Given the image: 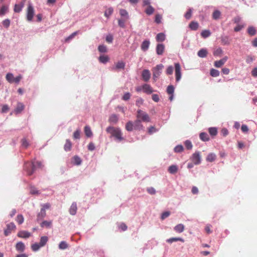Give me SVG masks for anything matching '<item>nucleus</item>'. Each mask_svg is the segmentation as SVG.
<instances>
[{"instance_id": "9", "label": "nucleus", "mask_w": 257, "mask_h": 257, "mask_svg": "<svg viewBox=\"0 0 257 257\" xmlns=\"http://www.w3.org/2000/svg\"><path fill=\"white\" fill-rule=\"evenodd\" d=\"M16 226L13 222H11L7 225V228L4 231L6 236L9 235L12 230H15Z\"/></svg>"}, {"instance_id": "26", "label": "nucleus", "mask_w": 257, "mask_h": 257, "mask_svg": "<svg viewBox=\"0 0 257 257\" xmlns=\"http://www.w3.org/2000/svg\"><path fill=\"white\" fill-rule=\"evenodd\" d=\"M125 129L128 132H132L134 130L133 122L128 121L125 124Z\"/></svg>"}, {"instance_id": "57", "label": "nucleus", "mask_w": 257, "mask_h": 257, "mask_svg": "<svg viewBox=\"0 0 257 257\" xmlns=\"http://www.w3.org/2000/svg\"><path fill=\"white\" fill-rule=\"evenodd\" d=\"M147 191L151 195H154L156 193L155 189L152 187L148 188L147 189Z\"/></svg>"}, {"instance_id": "33", "label": "nucleus", "mask_w": 257, "mask_h": 257, "mask_svg": "<svg viewBox=\"0 0 257 257\" xmlns=\"http://www.w3.org/2000/svg\"><path fill=\"white\" fill-rule=\"evenodd\" d=\"M198 23L196 22H191L189 24V28L191 30L196 31L198 28Z\"/></svg>"}, {"instance_id": "24", "label": "nucleus", "mask_w": 257, "mask_h": 257, "mask_svg": "<svg viewBox=\"0 0 257 257\" xmlns=\"http://www.w3.org/2000/svg\"><path fill=\"white\" fill-rule=\"evenodd\" d=\"M216 158V156L214 153H210L206 157V161L209 162H212L215 160Z\"/></svg>"}, {"instance_id": "16", "label": "nucleus", "mask_w": 257, "mask_h": 257, "mask_svg": "<svg viewBox=\"0 0 257 257\" xmlns=\"http://www.w3.org/2000/svg\"><path fill=\"white\" fill-rule=\"evenodd\" d=\"M227 60V57L225 56L218 61H216L214 62V66L216 67L219 68L221 67L226 62Z\"/></svg>"}, {"instance_id": "50", "label": "nucleus", "mask_w": 257, "mask_h": 257, "mask_svg": "<svg viewBox=\"0 0 257 257\" xmlns=\"http://www.w3.org/2000/svg\"><path fill=\"white\" fill-rule=\"evenodd\" d=\"M16 221L18 222V224H21L23 223L24 221V217L21 214H19L17 215L16 218Z\"/></svg>"}, {"instance_id": "52", "label": "nucleus", "mask_w": 257, "mask_h": 257, "mask_svg": "<svg viewBox=\"0 0 257 257\" xmlns=\"http://www.w3.org/2000/svg\"><path fill=\"white\" fill-rule=\"evenodd\" d=\"M192 9L190 8L188 9V11L185 13L184 17L187 20H189L192 16Z\"/></svg>"}, {"instance_id": "58", "label": "nucleus", "mask_w": 257, "mask_h": 257, "mask_svg": "<svg viewBox=\"0 0 257 257\" xmlns=\"http://www.w3.org/2000/svg\"><path fill=\"white\" fill-rule=\"evenodd\" d=\"M106 41L108 43H111L113 41V38L112 35L108 34L106 37Z\"/></svg>"}, {"instance_id": "55", "label": "nucleus", "mask_w": 257, "mask_h": 257, "mask_svg": "<svg viewBox=\"0 0 257 257\" xmlns=\"http://www.w3.org/2000/svg\"><path fill=\"white\" fill-rule=\"evenodd\" d=\"M183 151V147L182 145H178L174 148L176 153H181Z\"/></svg>"}, {"instance_id": "10", "label": "nucleus", "mask_w": 257, "mask_h": 257, "mask_svg": "<svg viewBox=\"0 0 257 257\" xmlns=\"http://www.w3.org/2000/svg\"><path fill=\"white\" fill-rule=\"evenodd\" d=\"M125 67V63L123 61H118L117 62L115 65L113 66L111 68L112 70L114 71H119L120 70H122Z\"/></svg>"}, {"instance_id": "20", "label": "nucleus", "mask_w": 257, "mask_h": 257, "mask_svg": "<svg viewBox=\"0 0 257 257\" xmlns=\"http://www.w3.org/2000/svg\"><path fill=\"white\" fill-rule=\"evenodd\" d=\"M77 210V207L76 203L73 202L70 206V208L69 209V212L71 215H74L76 213Z\"/></svg>"}, {"instance_id": "38", "label": "nucleus", "mask_w": 257, "mask_h": 257, "mask_svg": "<svg viewBox=\"0 0 257 257\" xmlns=\"http://www.w3.org/2000/svg\"><path fill=\"white\" fill-rule=\"evenodd\" d=\"M200 139L203 141H208L209 140V138L207 134L205 133H201L199 135Z\"/></svg>"}, {"instance_id": "4", "label": "nucleus", "mask_w": 257, "mask_h": 257, "mask_svg": "<svg viewBox=\"0 0 257 257\" xmlns=\"http://www.w3.org/2000/svg\"><path fill=\"white\" fill-rule=\"evenodd\" d=\"M137 119H140L141 121L144 122H150V118L149 115L145 111L138 109L137 110V115H136Z\"/></svg>"}, {"instance_id": "12", "label": "nucleus", "mask_w": 257, "mask_h": 257, "mask_svg": "<svg viewBox=\"0 0 257 257\" xmlns=\"http://www.w3.org/2000/svg\"><path fill=\"white\" fill-rule=\"evenodd\" d=\"M18 236L20 238H27L31 236V234L27 231H20L17 234Z\"/></svg>"}, {"instance_id": "15", "label": "nucleus", "mask_w": 257, "mask_h": 257, "mask_svg": "<svg viewBox=\"0 0 257 257\" xmlns=\"http://www.w3.org/2000/svg\"><path fill=\"white\" fill-rule=\"evenodd\" d=\"M220 40L221 44L223 45H228L230 43V40L228 36L222 35Z\"/></svg>"}, {"instance_id": "14", "label": "nucleus", "mask_w": 257, "mask_h": 257, "mask_svg": "<svg viewBox=\"0 0 257 257\" xmlns=\"http://www.w3.org/2000/svg\"><path fill=\"white\" fill-rule=\"evenodd\" d=\"M174 89L175 88L173 85H169L168 86L167 88V92L169 95H170L169 98L170 101H172L173 99V94L174 92Z\"/></svg>"}, {"instance_id": "31", "label": "nucleus", "mask_w": 257, "mask_h": 257, "mask_svg": "<svg viewBox=\"0 0 257 257\" xmlns=\"http://www.w3.org/2000/svg\"><path fill=\"white\" fill-rule=\"evenodd\" d=\"M23 7H24L23 3L16 4L15 5V7H14V12L15 13H20L22 11Z\"/></svg>"}, {"instance_id": "32", "label": "nucleus", "mask_w": 257, "mask_h": 257, "mask_svg": "<svg viewBox=\"0 0 257 257\" xmlns=\"http://www.w3.org/2000/svg\"><path fill=\"white\" fill-rule=\"evenodd\" d=\"M178 168L176 165H171L168 168V171L171 174H175L177 172Z\"/></svg>"}, {"instance_id": "35", "label": "nucleus", "mask_w": 257, "mask_h": 257, "mask_svg": "<svg viewBox=\"0 0 257 257\" xmlns=\"http://www.w3.org/2000/svg\"><path fill=\"white\" fill-rule=\"evenodd\" d=\"M118 117L116 114H113L109 116L108 121L109 122L116 123L118 121Z\"/></svg>"}, {"instance_id": "36", "label": "nucleus", "mask_w": 257, "mask_h": 257, "mask_svg": "<svg viewBox=\"0 0 257 257\" xmlns=\"http://www.w3.org/2000/svg\"><path fill=\"white\" fill-rule=\"evenodd\" d=\"M72 144L70 140H67L64 145V148L66 151H69L71 149Z\"/></svg>"}, {"instance_id": "59", "label": "nucleus", "mask_w": 257, "mask_h": 257, "mask_svg": "<svg viewBox=\"0 0 257 257\" xmlns=\"http://www.w3.org/2000/svg\"><path fill=\"white\" fill-rule=\"evenodd\" d=\"M3 25L5 28H8L10 25V20L7 19L4 20L3 21Z\"/></svg>"}, {"instance_id": "8", "label": "nucleus", "mask_w": 257, "mask_h": 257, "mask_svg": "<svg viewBox=\"0 0 257 257\" xmlns=\"http://www.w3.org/2000/svg\"><path fill=\"white\" fill-rule=\"evenodd\" d=\"M191 160L194 165H199L201 163V156L199 152H196L193 154Z\"/></svg>"}, {"instance_id": "6", "label": "nucleus", "mask_w": 257, "mask_h": 257, "mask_svg": "<svg viewBox=\"0 0 257 257\" xmlns=\"http://www.w3.org/2000/svg\"><path fill=\"white\" fill-rule=\"evenodd\" d=\"M138 92L143 90L145 93L147 94H151L153 92L152 88L148 84H145L142 86H138L136 89Z\"/></svg>"}, {"instance_id": "25", "label": "nucleus", "mask_w": 257, "mask_h": 257, "mask_svg": "<svg viewBox=\"0 0 257 257\" xmlns=\"http://www.w3.org/2000/svg\"><path fill=\"white\" fill-rule=\"evenodd\" d=\"M166 38V36L163 33H160L157 34L156 36V40L158 42H163L165 41Z\"/></svg>"}, {"instance_id": "40", "label": "nucleus", "mask_w": 257, "mask_h": 257, "mask_svg": "<svg viewBox=\"0 0 257 257\" xmlns=\"http://www.w3.org/2000/svg\"><path fill=\"white\" fill-rule=\"evenodd\" d=\"M211 35V32L209 30H205L202 31L201 33V36L204 38H206Z\"/></svg>"}, {"instance_id": "44", "label": "nucleus", "mask_w": 257, "mask_h": 257, "mask_svg": "<svg viewBox=\"0 0 257 257\" xmlns=\"http://www.w3.org/2000/svg\"><path fill=\"white\" fill-rule=\"evenodd\" d=\"M68 245L67 242L65 241H62L59 244V248L60 249H65L68 248Z\"/></svg>"}, {"instance_id": "7", "label": "nucleus", "mask_w": 257, "mask_h": 257, "mask_svg": "<svg viewBox=\"0 0 257 257\" xmlns=\"http://www.w3.org/2000/svg\"><path fill=\"white\" fill-rule=\"evenodd\" d=\"M34 15V9L31 3H29L27 11V19L28 21H32Z\"/></svg>"}, {"instance_id": "42", "label": "nucleus", "mask_w": 257, "mask_h": 257, "mask_svg": "<svg viewBox=\"0 0 257 257\" xmlns=\"http://www.w3.org/2000/svg\"><path fill=\"white\" fill-rule=\"evenodd\" d=\"M256 30H255V29L253 27L250 26V27H249L248 28L247 33L250 36H254V35H255V34H256Z\"/></svg>"}, {"instance_id": "61", "label": "nucleus", "mask_w": 257, "mask_h": 257, "mask_svg": "<svg viewBox=\"0 0 257 257\" xmlns=\"http://www.w3.org/2000/svg\"><path fill=\"white\" fill-rule=\"evenodd\" d=\"M80 132L79 130H76L73 134V138L75 139H79L80 138Z\"/></svg>"}, {"instance_id": "2", "label": "nucleus", "mask_w": 257, "mask_h": 257, "mask_svg": "<svg viewBox=\"0 0 257 257\" xmlns=\"http://www.w3.org/2000/svg\"><path fill=\"white\" fill-rule=\"evenodd\" d=\"M43 167L42 163L39 161L36 162L35 164L27 162L24 165V169L27 171L28 175H31L34 172L36 167L42 168Z\"/></svg>"}, {"instance_id": "18", "label": "nucleus", "mask_w": 257, "mask_h": 257, "mask_svg": "<svg viewBox=\"0 0 257 257\" xmlns=\"http://www.w3.org/2000/svg\"><path fill=\"white\" fill-rule=\"evenodd\" d=\"M16 248L17 250L23 252L25 249V245L23 242L20 241L16 244Z\"/></svg>"}, {"instance_id": "43", "label": "nucleus", "mask_w": 257, "mask_h": 257, "mask_svg": "<svg viewBox=\"0 0 257 257\" xmlns=\"http://www.w3.org/2000/svg\"><path fill=\"white\" fill-rule=\"evenodd\" d=\"M30 192L31 194L33 195H39L40 194L39 191L38 190L37 188L34 186L30 187Z\"/></svg>"}, {"instance_id": "45", "label": "nucleus", "mask_w": 257, "mask_h": 257, "mask_svg": "<svg viewBox=\"0 0 257 257\" xmlns=\"http://www.w3.org/2000/svg\"><path fill=\"white\" fill-rule=\"evenodd\" d=\"M42 247L40 243H35L31 245V248L34 251L38 250L40 247Z\"/></svg>"}, {"instance_id": "30", "label": "nucleus", "mask_w": 257, "mask_h": 257, "mask_svg": "<svg viewBox=\"0 0 257 257\" xmlns=\"http://www.w3.org/2000/svg\"><path fill=\"white\" fill-rule=\"evenodd\" d=\"M84 133L87 137H91L92 136V133L90 127L89 126H85L84 127Z\"/></svg>"}, {"instance_id": "5", "label": "nucleus", "mask_w": 257, "mask_h": 257, "mask_svg": "<svg viewBox=\"0 0 257 257\" xmlns=\"http://www.w3.org/2000/svg\"><path fill=\"white\" fill-rule=\"evenodd\" d=\"M163 68L164 65L162 64H160L153 68L152 71L154 79L158 78L160 76Z\"/></svg>"}, {"instance_id": "63", "label": "nucleus", "mask_w": 257, "mask_h": 257, "mask_svg": "<svg viewBox=\"0 0 257 257\" xmlns=\"http://www.w3.org/2000/svg\"><path fill=\"white\" fill-rule=\"evenodd\" d=\"M162 17L160 15L157 14L155 16V22L157 24H160L161 22Z\"/></svg>"}, {"instance_id": "17", "label": "nucleus", "mask_w": 257, "mask_h": 257, "mask_svg": "<svg viewBox=\"0 0 257 257\" xmlns=\"http://www.w3.org/2000/svg\"><path fill=\"white\" fill-rule=\"evenodd\" d=\"M150 44L149 40H146L144 41L141 45L142 50L144 52L147 51L149 48Z\"/></svg>"}, {"instance_id": "62", "label": "nucleus", "mask_w": 257, "mask_h": 257, "mask_svg": "<svg viewBox=\"0 0 257 257\" xmlns=\"http://www.w3.org/2000/svg\"><path fill=\"white\" fill-rule=\"evenodd\" d=\"M22 145L23 147L27 148L29 146V144L27 140L24 138L22 140Z\"/></svg>"}, {"instance_id": "1", "label": "nucleus", "mask_w": 257, "mask_h": 257, "mask_svg": "<svg viewBox=\"0 0 257 257\" xmlns=\"http://www.w3.org/2000/svg\"><path fill=\"white\" fill-rule=\"evenodd\" d=\"M174 65V68L172 66H168L166 70V73L167 75H171L173 74L174 70L175 69L176 80H180L181 78L180 65L179 63H175Z\"/></svg>"}, {"instance_id": "49", "label": "nucleus", "mask_w": 257, "mask_h": 257, "mask_svg": "<svg viewBox=\"0 0 257 257\" xmlns=\"http://www.w3.org/2000/svg\"><path fill=\"white\" fill-rule=\"evenodd\" d=\"M98 50L100 53H106L107 52V47L104 45H100L98 47Z\"/></svg>"}, {"instance_id": "29", "label": "nucleus", "mask_w": 257, "mask_h": 257, "mask_svg": "<svg viewBox=\"0 0 257 257\" xmlns=\"http://www.w3.org/2000/svg\"><path fill=\"white\" fill-rule=\"evenodd\" d=\"M145 12L147 15L150 16L154 13L155 9L151 5L147 7Z\"/></svg>"}, {"instance_id": "56", "label": "nucleus", "mask_w": 257, "mask_h": 257, "mask_svg": "<svg viewBox=\"0 0 257 257\" xmlns=\"http://www.w3.org/2000/svg\"><path fill=\"white\" fill-rule=\"evenodd\" d=\"M119 14L122 17H126V18H128V13L127 11L124 9H121L119 11Z\"/></svg>"}, {"instance_id": "53", "label": "nucleus", "mask_w": 257, "mask_h": 257, "mask_svg": "<svg viewBox=\"0 0 257 257\" xmlns=\"http://www.w3.org/2000/svg\"><path fill=\"white\" fill-rule=\"evenodd\" d=\"M184 145H185V146L186 147V148L187 149V150H191L192 148V143L191 142L189 141V140H187L184 143Z\"/></svg>"}, {"instance_id": "39", "label": "nucleus", "mask_w": 257, "mask_h": 257, "mask_svg": "<svg viewBox=\"0 0 257 257\" xmlns=\"http://www.w3.org/2000/svg\"><path fill=\"white\" fill-rule=\"evenodd\" d=\"M9 8L7 6H3L0 10V16L5 15L8 12Z\"/></svg>"}, {"instance_id": "60", "label": "nucleus", "mask_w": 257, "mask_h": 257, "mask_svg": "<svg viewBox=\"0 0 257 257\" xmlns=\"http://www.w3.org/2000/svg\"><path fill=\"white\" fill-rule=\"evenodd\" d=\"M78 33V31H76L71 34L69 37L66 39V41H69L72 39Z\"/></svg>"}, {"instance_id": "54", "label": "nucleus", "mask_w": 257, "mask_h": 257, "mask_svg": "<svg viewBox=\"0 0 257 257\" xmlns=\"http://www.w3.org/2000/svg\"><path fill=\"white\" fill-rule=\"evenodd\" d=\"M73 159L75 164L77 165H79L81 164L82 161L80 157L75 156L74 157Z\"/></svg>"}, {"instance_id": "23", "label": "nucleus", "mask_w": 257, "mask_h": 257, "mask_svg": "<svg viewBox=\"0 0 257 257\" xmlns=\"http://www.w3.org/2000/svg\"><path fill=\"white\" fill-rule=\"evenodd\" d=\"M46 215V211L45 210V208H41L40 212L38 213L37 215V220H41L43 218L45 217Z\"/></svg>"}, {"instance_id": "48", "label": "nucleus", "mask_w": 257, "mask_h": 257, "mask_svg": "<svg viewBox=\"0 0 257 257\" xmlns=\"http://www.w3.org/2000/svg\"><path fill=\"white\" fill-rule=\"evenodd\" d=\"M208 131L210 135L212 136H215L217 134V130L216 127H210Z\"/></svg>"}, {"instance_id": "13", "label": "nucleus", "mask_w": 257, "mask_h": 257, "mask_svg": "<svg viewBox=\"0 0 257 257\" xmlns=\"http://www.w3.org/2000/svg\"><path fill=\"white\" fill-rule=\"evenodd\" d=\"M165 50V46L163 44H158L156 46V53L158 55L163 54Z\"/></svg>"}, {"instance_id": "28", "label": "nucleus", "mask_w": 257, "mask_h": 257, "mask_svg": "<svg viewBox=\"0 0 257 257\" xmlns=\"http://www.w3.org/2000/svg\"><path fill=\"white\" fill-rule=\"evenodd\" d=\"M166 241L167 242H168L169 243H172L174 241H180L182 242H184V239L181 237H172V238L168 239Z\"/></svg>"}, {"instance_id": "41", "label": "nucleus", "mask_w": 257, "mask_h": 257, "mask_svg": "<svg viewBox=\"0 0 257 257\" xmlns=\"http://www.w3.org/2000/svg\"><path fill=\"white\" fill-rule=\"evenodd\" d=\"M113 12V8L111 7L109 8L105 11V12L104 13L105 17L108 18L112 15Z\"/></svg>"}, {"instance_id": "46", "label": "nucleus", "mask_w": 257, "mask_h": 257, "mask_svg": "<svg viewBox=\"0 0 257 257\" xmlns=\"http://www.w3.org/2000/svg\"><path fill=\"white\" fill-rule=\"evenodd\" d=\"M52 221H44L41 223V226L42 227H50L52 225Z\"/></svg>"}, {"instance_id": "3", "label": "nucleus", "mask_w": 257, "mask_h": 257, "mask_svg": "<svg viewBox=\"0 0 257 257\" xmlns=\"http://www.w3.org/2000/svg\"><path fill=\"white\" fill-rule=\"evenodd\" d=\"M106 131L110 134L111 135L115 137L116 139L121 141L123 138H122V134L120 130L118 128H115L112 126H108L106 128Z\"/></svg>"}, {"instance_id": "11", "label": "nucleus", "mask_w": 257, "mask_h": 257, "mask_svg": "<svg viewBox=\"0 0 257 257\" xmlns=\"http://www.w3.org/2000/svg\"><path fill=\"white\" fill-rule=\"evenodd\" d=\"M134 130L137 131H141L144 129V127L142 123V121L140 119H137L134 122Z\"/></svg>"}, {"instance_id": "19", "label": "nucleus", "mask_w": 257, "mask_h": 257, "mask_svg": "<svg viewBox=\"0 0 257 257\" xmlns=\"http://www.w3.org/2000/svg\"><path fill=\"white\" fill-rule=\"evenodd\" d=\"M151 73L149 70L145 69L143 71L142 77L144 80H149L150 78Z\"/></svg>"}, {"instance_id": "27", "label": "nucleus", "mask_w": 257, "mask_h": 257, "mask_svg": "<svg viewBox=\"0 0 257 257\" xmlns=\"http://www.w3.org/2000/svg\"><path fill=\"white\" fill-rule=\"evenodd\" d=\"M24 109V105L23 103L19 102L17 104V107L15 109V112L17 113H20Z\"/></svg>"}, {"instance_id": "37", "label": "nucleus", "mask_w": 257, "mask_h": 257, "mask_svg": "<svg viewBox=\"0 0 257 257\" xmlns=\"http://www.w3.org/2000/svg\"><path fill=\"white\" fill-rule=\"evenodd\" d=\"M48 240V238L46 236H42L40 238V244L43 247L46 245Z\"/></svg>"}, {"instance_id": "64", "label": "nucleus", "mask_w": 257, "mask_h": 257, "mask_svg": "<svg viewBox=\"0 0 257 257\" xmlns=\"http://www.w3.org/2000/svg\"><path fill=\"white\" fill-rule=\"evenodd\" d=\"M170 215V212L169 211L164 212L162 214L161 219L162 220H163V219L166 218L167 217H168Z\"/></svg>"}, {"instance_id": "34", "label": "nucleus", "mask_w": 257, "mask_h": 257, "mask_svg": "<svg viewBox=\"0 0 257 257\" xmlns=\"http://www.w3.org/2000/svg\"><path fill=\"white\" fill-rule=\"evenodd\" d=\"M98 59L100 62L105 64L108 61L109 57L107 56L101 55L99 56Z\"/></svg>"}, {"instance_id": "51", "label": "nucleus", "mask_w": 257, "mask_h": 257, "mask_svg": "<svg viewBox=\"0 0 257 257\" xmlns=\"http://www.w3.org/2000/svg\"><path fill=\"white\" fill-rule=\"evenodd\" d=\"M210 75L213 77H216L219 76V71L215 69H211L210 72Z\"/></svg>"}, {"instance_id": "21", "label": "nucleus", "mask_w": 257, "mask_h": 257, "mask_svg": "<svg viewBox=\"0 0 257 257\" xmlns=\"http://www.w3.org/2000/svg\"><path fill=\"white\" fill-rule=\"evenodd\" d=\"M208 52L206 49L202 48L197 53L198 56L200 58H205L207 56Z\"/></svg>"}, {"instance_id": "47", "label": "nucleus", "mask_w": 257, "mask_h": 257, "mask_svg": "<svg viewBox=\"0 0 257 257\" xmlns=\"http://www.w3.org/2000/svg\"><path fill=\"white\" fill-rule=\"evenodd\" d=\"M221 13L218 10H215L213 12L212 14V17L214 20H217L220 18Z\"/></svg>"}, {"instance_id": "22", "label": "nucleus", "mask_w": 257, "mask_h": 257, "mask_svg": "<svg viewBox=\"0 0 257 257\" xmlns=\"http://www.w3.org/2000/svg\"><path fill=\"white\" fill-rule=\"evenodd\" d=\"M184 225L183 224L180 223L176 225L174 227V229L177 232L181 233L183 232V231L184 230Z\"/></svg>"}]
</instances>
